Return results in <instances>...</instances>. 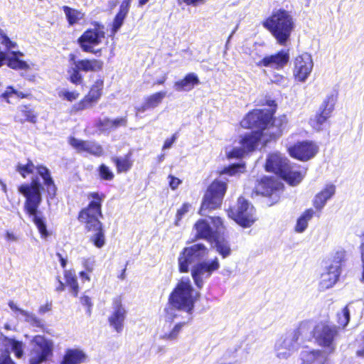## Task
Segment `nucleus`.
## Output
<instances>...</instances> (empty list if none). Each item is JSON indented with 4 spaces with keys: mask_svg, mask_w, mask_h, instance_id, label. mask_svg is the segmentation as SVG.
Segmentation results:
<instances>
[{
    "mask_svg": "<svg viewBox=\"0 0 364 364\" xmlns=\"http://www.w3.org/2000/svg\"><path fill=\"white\" fill-rule=\"evenodd\" d=\"M288 150L291 156L305 161L316 155L318 146L312 141H304L290 146Z\"/></svg>",
    "mask_w": 364,
    "mask_h": 364,
    "instance_id": "nucleus-16",
    "label": "nucleus"
},
{
    "mask_svg": "<svg viewBox=\"0 0 364 364\" xmlns=\"http://www.w3.org/2000/svg\"><path fill=\"white\" fill-rule=\"evenodd\" d=\"M112 123V129H115L119 127H125L127 126V117H120L116 118L114 119H111Z\"/></svg>",
    "mask_w": 364,
    "mask_h": 364,
    "instance_id": "nucleus-59",
    "label": "nucleus"
},
{
    "mask_svg": "<svg viewBox=\"0 0 364 364\" xmlns=\"http://www.w3.org/2000/svg\"><path fill=\"white\" fill-rule=\"evenodd\" d=\"M112 311L108 318L109 325L117 332L121 333L124 328L127 311L122 305V300L116 297L112 301Z\"/></svg>",
    "mask_w": 364,
    "mask_h": 364,
    "instance_id": "nucleus-17",
    "label": "nucleus"
},
{
    "mask_svg": "<svg viewBox=\"0 0 364 364\" xmlns=\"http://www.w3.org/2000/svg\"><path fill=\"white\" fill-rule=\"evenodd\" d=\"M334 109V100L333 96H328L320 107L321 112L317 113L310 119L309 123L313 129L316 131L323 129L327 119L331 117Z\"/></svg>",
    "mask_w": 364,
    "mask_h": 364,
    "instance_id": "nucleus-15",
    "label": "nucleus"
},
{
    "mask_svg": "<svg viewBox=\"0 0 364 364\" xmlns=\"http://www.w3.org/2000/svg\"><path fill=\"white\" fill-rule=\"evenodd\" d=\"M35 168V166L32 161H28L26 165L18 164L17 166V171L23 177L26 178V175L32 173Z\"/></svg>",
    "mask_w": 364,
    "mask_h": 364,
    "instance_id": "nucleus-50",
    "label": "nucleus"
},
{
    "mask_svg": "<svg viewBox=\"0 0 364 364\" xmlns=\"http://www.w3.org/2000/svg\"><path fill=\"white\" fill-rule=\"evenodd\" d=\"M177 138L178 134L177 133H175L172 135V136L170 139H166L163 146V149H170L172 146L173 144L176 141Z\"/></svg>",
    "mask_w": 364,
    "mask_h": 364,
    "instance_id": "nucleus-64",
    "label": "nucleus"
},
{
    "mask_svg": "<svg viewBox=\"0 0 364 364\" xmlns=\"http://www.w3.org/2000/svg\"><path fill=\"white\" fill-rule=\"evenodd\" d=\"M68 142L77 152L87 153L89 141H83L71 136L69 138Z\"/></svg>",
    "mask_w": 364,
    "mask_h": 364,
    "instance_id": "nucleus-45",
    "label": "nucleus"
},
{
    "mask_svg": "<svg viewBox=\"0 0 364 364\" xmlns=\"http://www.w3.org/2000/svg\"><path fill=\"white\" fill-rule=\"evenodd\" d=\"M111 119L109 118H105L103 119H100L96 122V127L101 132H106L112 130V123Z\"/></svg>",
    "mask_w": 364,
    "mask_h": 364,
    "instance_id": "nucleus-53",
    "label": "nucleus"
},
{
    "mask_svg": "<svg viewBox=\"0 0 364 364\" xmlns=\"http://www.w3.org/2000/svg\"><path fill=\"white\" fill-rule=\"evenodd\" d=\"M261 103L267 107L252 110V151L255 147V143L261 141L264 132L270 129V123L277 108L275 101L270 98L266 97Z\"/></svg>",
    "mask_w": 364,
    "mask_h": 364,
    "instance_id": "nucleus-5",
    "label": "nucleus"
},
{
    "mask_svg": "<svg viewBox=\"0 0 364 364\" xmlns=\"http://www.w3.org/2000/svg\"><path fill=\"white\" fill-rule=\"evenodd\" d=\"M38 174L42 177L45 186L47 187L48 193L50 197L55 195L56 188L50 176L49 170L43 166L36 167Z\"/></svg>",
    "mask_w": 364,
    "mask_h": 364,
    "instance_id": "nucleus-33",
    "label": "nucleus"
},
{
    "mask_svg": "<svg viewBox=\"0 0 364 364\" xmlns=\"http://www.w3.org/2000/svg\"><path fill=\"white\" fill-rule=\"evenodd\" d=\"M227 190L226 183L216 179L208 188L200 209V215H205L207 210H214L220 206Z\"/></svg>",
    "mask_w": 364,
    "mask_h": 364,
    "instance_id": "nucleus-7",
    "label": "nucleus"
},
{
    "mask_svg": "<svg viewBox=\"0 0 364 364\" xmlns=\"http://www.w3.org/2000/svg\"><path fill=\"white\" fill-rule=\"evenodd\" d=\"M102 88L103 81L102 80H97L95 85L92 87L87 97L92 102H97L101 97Z\"/></svg>",
    "mask_w": 364,
    "mask_h": 364,
    "instance_id": "nucleus-43",
    "label": "nucleus"
},
{
    "mask_svg": "<svg viewBox=\"0 0 364 364\" xmlns=\"http://www.w3.org/2000/svg\"><path fill=\"white\" fill-rule=\"evenodd\" d=\"M197 236L200 238L212 241L223 229V221L220 218H209L199 220L195 224Z\"/></svg>",
    "mask_w": 364,
    "mask_h": 364,
    "instance_id": "nucleus-10",
    "label": "nucleus"
},
{
    "mask_svg": "<svg viewBox=\"0 0 364 364\" xmlns=\"http://www.w3.org/2000/svg\"><path fill=\"white\" fill-rule=\"evenodd\" d=\"M41 188L38 180L33 179L31 183L21 185L18 190L26 198V212L33 218V221L42 237H46L48 235L46 225L43 219L37 215L38 208L42 201Z\"/></svg>",
    "mask_w": 364,
    "mask_h": 364,
    "instance_id": "nucleus-3",
    "label": "nucleus"
},
{
    "mask_svg": "<svg viewBox=\"0 0 364 364\" xmlns=\"http://www.w3.org/2000/svg\"><path fill=\"white\" fill-rule=\"evenodd\" d=\"M0 364H15L10 356L9 352L4 351L1 354Z\"/></svg>",
    "mask_w": 364,
    "mask_h": 364,
    "instance_id": "nucleus-62",
    "label": "nucleus"
},
{
    "mask_svg": "<svg viewBox=\"0 0 364 364\" xmlns=\"http://www.w3.org/2000/svg\"><path fill=\"white\" fill-rule=\"evenodd\" d=\"M199 296L200 293L195 292L190 279L182 277L171 293L168 302L173 308L191 315Z\"/></svg>",
    "mask_w": 364,
    "mask_h": 364,
    "instance_id": "nucleus-4",
    "label": "nucleus"
},
{
    "mask_svg": "<svg viewBox=\"0 0 364 364\" xmlns=\"http://www.w3.org/2000/svg\"><path fill=\"white\" fill-rule=\"evenodd\" d=\"M92 200L86 208L82 209L79 214V220L85 224L88 231L95 233L90 237L91 242L97 248H101L105 243V235L102 230V223L99 220V216H102V202L105 198L103 194L91 193L88 196Z\"/></svg>",
    "mask_w": 364,
    "mask_h": 364,
    "instance_id": "nucleus-2",
    "label": "nucleus"
},
{
    "mask_svg": "<svg viewBox=\"0 0 364 364\" xmlns=\"http://www.w3.org/2000/svg\"><path fill=\"white\" fill-rule=\"evenodd\" d=\"M169 186L172 190H175L181 183V181L171 175L168 176Z\"/></svg>",
    "mask_w": 364,
    "mask_h": 364,
    "instance_id": "nucleus-63",
    "label": "nucleus"
},
{
    "mask_svg": "<svg viewBox=\"0 0 364 364\" xmlns=\"http://www.w3.org/2000/svg\"><path fill=\"white\" fill-rule=\"evenodd\" d=\"M289 50H282L278 53L264 57L259 61H255L258 67H266L273 70H282L289 60Z\"/></svg>",
    "mask_w": 364,
    "mask_h": 364,
    "instance_id": "nucleus-14",
    "label": "nucleus"
},
{
    "mask_svg": "<svg viewBox=\"0 0 364 364\" xmlns=\"http://www.w3.org/2000/svg\"><path fill=\"white\" fill-rule=\"evenodd\" d=\"M11 54L14 55L12 58L8 59L7 65L12 69L16 70H28L29 65L26 62L19 60L18 56H23V54L20 51H11Z\"/></svg>",
    "mask_w": 364,
    "mask_h": 364,
    "instance_id": "nucleus-38",
    "label": "nucleus"
},
{
    "mask_svg": "<svg viewBox=\"0 0 364 364\" xmlns=\"http://www.w3.org/2000/svg\"><path fill=\"white\" fill-rule=\"evenodd\" d=\"M105 38L104 26L97 24L92 28L87 29L77 39V43L84 52L100 56L101 49H95Z\"/></svg>",
    "mask_w": 364,
    "mask_h": 364,
    "instance_id": "nucleus-8",
    "label": "nucleus"
},
{
    "mask_svg": "<svg viewBox=\"0 0 364 364\" xmlns=\"http://www.w3.org/2000/svg\"><path fill=\"white\" fill-rule=\"evenodd\" d=\"M0 36L1 43L5 46L7 50H11L17 47V44L15 42L11 41L2 31H0Z\"/></svg>",
    "mask_w": 364,
    "mask_h": 364,
    "instance_id": "nucleus-55",
    "label": "nucleus"
},
{
    "mask_svg": "<svg viewBox=\"0 0 364 364\" xmlns=\"http://www.w3.org/2000/svg\"><path fill=\"white\" fill-rule=\"evenodd\" d=\"M338 335V328L324 323H319L314 328V338L318 345L327 348L330 352L335 349L334 340Z\"/></svg>",
    "mask_w": 364,
    "mask_h": 364,
    "instance_id": "nucleus-11",
    "label": "nucleus"
},
{
    "mask_svg": "<svg viewBox=\"0 0 364 364\" xmlns=\"http://www.w3.org/2000/svg\"><path fill=\"white\" fill-rule=\"evenodd\" d=\"M192 205L188 203H185L182 205L181 208L177 210L176 215L175 225L178 226L181 220L191 210Z\"/></svg>",
    "mask_w": 364,
    "mask_h": 364,
    "instance_id": "nucleus-49",
    "label": "nucleus"
},
{
    "mask_svg": "<svg viewBox=\"0 0 364 364\" xmlns=\"http://www.w3.org/2000/svg\"><path fill=\"white\" fill-rule=\"evenodd\" d=\"M274 188V185L271 181H262L255 188V192L257 193V194H261L263 196H271L273 193Z\"/></svg>",
    "mask_w": 364,
    "mask_h": 364,
    "instance_id": "nucleus-42",
    "label": "nucleus"
},
{
    "mask_svg": "<svg viewBox=\"0 0 364 364\" xmlns=\"http://www.w3.org/2000/svg\"><path fill=\"white\" fill-rule=\"evenodd\" d=\"M263 26L270 31L279 45L285 46L294 28V21L287 11L279 9L264 21Z\"/></svg>",
    "mask_w": 364,
    "mask_h": 364,
    "instance_id": "nucleus-6",
    "label": "nucleus"
},
{
    "mask_svg": "<svg viewBox=\"0 0 364 364\" xmlns=\"http://www.w3.org/2000/svg\"><path fill=\"white\" fill-rule=\"evenodd\" d=\"M249 207L248 201L242 197L237 200V206L235 208H230L228 211V216L234 220L239 225L246 228L250 225L249 214L247 209Z\"/></svg>",
    "mask_w": 364,
    "mask_h": 364,
    "instance_id": "nucleus-18",
    "label": "nucleus"
},
{
    "mask_svg": "<svg viewBox=\"0 0 364 364\" xmlns=\"http://www.w3.org/2000/svg\"><path fill=\"white\" fill-rule=\"evenodd\" d=\"M130 0L123 1L119 6V12L117 14L112 25V33H115L122 26L124 21L129 12Z\"/></svg>",
    "mask_w": 364,
    "mask_h": 364,
    "instance_id": "nucleus-30",
    "label": "nucleus"
},
{
    "mask_svg": "<svg viewBox=\"0 0 364 364\" xmlns=\"http://www.w3.org/2000/svg\"><path fill=\"white\" fill-rule=\"evenodd\" d=\"M92 102L88 99V97L86 96L82 100H81L80 102L75 104L73 106V109L75 111H80L83 110L87 108H90L92 107Z\"/></svg>",
    "mask_w": 364,
    "mask_h": 364,
    "instance_id": "nucleus-56",
    "label": "nucleus"
},
{
    "mask_svg": "<svg viewBox=\"0 0 364 364\" xmlns=\"http://www.w3.org/2000/svg\"><path fill=\"white\" fill-rule=\"evenodd\" d=\"M314 63L311 55L304 53L297 56L294 60V76L296 80L304 82L312 71Z\"/></svg>",
    "mask_w": 364,
    "mask_h": 364,
    "instance_id": "nucleus-13",
    "label": "nucleus"
},
{
    "mask_svg": "<svg viewBox=\"0 0 364 364\" xmlns=\"http://www.w3.org/2000/svg\"><path fill=\"white\" fill-rule=\"evenodd\" d=\"M132 153L129 152L124 156H114L112 158V161L116 165L118 173L129 171L133 165V161L131 159Z\"/></svg>",
    "mask_w": 364,
    "mask_h": 364,
    "instance_id": "nucleus-32",
    "label": "nucleus"
},
{
    "mask_svg": "<svg viewBox=\"0 0 364 364\" xmlns=\"http://www.w3.org/2000/svg\"><path fill=\"white\" fill-rule=\"evenodd\" d=\"M64 276L67 285H68L73 294L74 296H77L78 294L79 287L77 277L74 271L65 270Z\"/></svg>",
    "mask_w": 364,
    "mask_h": 364,
    "instance_id": "nucleus-40",
    "label": "nucleus"
},
{
    "mask_svg": "<svg viewBox=\"0 0 364 364\" xmlns=\"http://www.w3.org/2000/svg\"><path fill=\"white\" fill-rule=\"evenodd\" d=\"M166 92L161 91L147 96L144 98V102L141 106L136 107L138 112H144L147 109H154L158 107L166 97Z\"/></svg>",
    "mask_w": 364,
    "mask_h": 364,
    "instance_id": "nucleus-25",
    "label": "nucleus"
},
{
    "mask_svg": "<svg viewBox=\"0 0 364 364\" xmlns=\"http://www.w3.org/2000/svg\"><path fill=\"white\" fill-rule=\"evenodd\" d=\"M10 344L11 350L14 353L15 355L18 358H21L23 354V343L16 340H11Z\"/></svg>",
    "mask_w": 364,
    "mask_h": 364,
    "instance_id": "nucleus-51",
    "label": "nucleus"
},
{
    "mask_svg": "<svg viewBox=\"0 0 364 364\" xmlns=\"http://www.w3.org/2000/svg\"><path fill=\"white\" fill-rule=\"evenodd\" d=\"M327 354L321 350H304L301 353V364H326Z\"/></svg>",
    "mask_w": 364,
    "mask_h": 364,
    "instance_id": "nucleus-22",
    "label": "nucleus"
},
{
    "mask_svg": "<svg viewBox=\"0 0 364 364\" xmlns=\"http://www.w3.org/2000/svg\"><path fill=\"white\" fill-rule=\"evenodd\" d=\"M334 185H327L323 190L318 193L314 198V205L316 210H321L326 205V201L335 193Z\"/></svg>",
    "mask_w": 364,
    "mask_h": 364,
    "instance_id": "nucleus-27",
    "label": "nucleus"
},
{
    "mask_svg": "<svg viewBox=\"0 0 364 364\" xmlns=\"http://www.w3.org/2000/svg\"><path fill=\"white\" fill-rule=\"evenodd\" d=\"M85 354L78 349H68L60 364H80L85 359Z\"/></svg>",
    "mask_w": 364,
    "mask_h": 364,
    "instance_id": "nucleus-34",
    "label": "nucleus"
},
{
    "mask_svg": "<svg viewBox=\"0 0 364 364\" xmlns=\"http://www.w3.org/2000/svg\"><path fill=\"white\" fill-rule=\"evenodd\" d=\"M214 242V247L216 248L217 252L220 254L223 257H226L230 254V247L228 242L225 240H220L218 235L212 240Z\"/></svg>",
    "mask_w": 364,
    "mask_h": 364,
    "instance_id": "nucleus-39",
    "label": "nucleus"
},
{
    "mask_svg": "<svg viewBox=\"0 0 364 364\" xmlns=\"http://www.w3.org/2000/svg\"><path fill=\"white\" fill-rule=\"evenodd\" d=\"M63 10L70 26H73L78 23L85 16V14L81 11L72 9L68 6H63Z\"/></svg>",
    "mask_w": 364,
    "mask_h": 364,
    "instance_id": "nucleus-36",
    "label": "nucleus"
},
{
    "mask_svg": "<svg viewBox=\"0 0 364 364\" xmlns=\"http://www.w3.org/2000/svg\"><path fill=\"white\" fill-rule=\"evenodd\" d=\"M345 258V252L344 251H338L337 252L333 257V262L328 267H338V271L341 273V263L344 260Z\"/></svg>",
    "mask_w": 364,
    "mask_h": 364,
    "instance_id": "nucleus-54",
    "label": "nucleus"
},
{
    "mask_svg": "<svg viewBox=\"0 0 364 364\" xmlns=\"http://www.w3.org/2000/svg\"><path fill=\"white\" fill-rule=\"evenodd\" d=\"M80 70L76 69L75 65H73L68 70L70 82L75 85H80L82 82V76L80 74Z\"/></svg>",
    "mask_w": 364,
    "mask_h": 364,
    "instance_id": "nucleus-46",
    "label": "nucleus"
},
{
    "mask_svg": "<svg viewBox=\"0 0 364 364\" xmlns=\"http://www.w3.org/2000/svg\"><path fill=\"white\" fill-rule=\"evenodd\" d=\"M272 82L275 83L281 87L287 86V79L280 75H274L273 78L271 79Z\"/></svg>",
    "mask_w": 364,
    "mask_h": 364,
    "instance_id": "nucleus-60",
    "label": "nucleus"
},
{
    "mask_svg": "<svg viewBox=\"0 0 364 364\" xmlns=\"http://www.w3.org/2000/svg\"><path fill=\"white\" fill-rule=\"evenodd\" d=\"M314 214L313 209L305 210L303 214L298 218L295 226V231L299 233L303 232L308 227L309 220H311Z\"/></svg>",
    "mask_w": 364,
    "mask_h": 364,
    "instance_id": "nucleus-37",
    "label": "nucleus"
},
{
    "mask_svg": "<svg viewBox=\"0 0 364 364\" xmlns=\"http://www.w3.org/2000/svg\"><path fill=\"white\" fill-rule=\"evenodd\" d=\"M244 169V166L240 164H232L229 167H227L223 171V173L229 174L230 176L235 175L237 172H241Z\"/></svg>",
    "mask_w": 364,
    "mask_h": 364,
    "instance_id": "nucleus-57",
    "label": "nucleus"
},
{
    "mask_svg": "<svg viewBox=\"0 0 364 364\" xmlns=\"http://www.w3.org/2000/svg\"><path fill=\"white\" fill-rule=\"evenodd\" d=\"M306 174L305 170H301L300 167L296 164H289L284 174L282 175V178L291 186H296L301 183Z\"/></svg>",
    "mask_w": 364,
    "mask_h": 364,
    "instance_id": "nucleus-23",
    "label": "nucleus"
},
{
    "mask_svg": "<svg viewBox=\"0 0 364 364\" xmlns=\"http://www.w3.org/2000/svg\"><path fill=\"white\" fill-rule=\"evenodd\" d=\"M74 55H70V61L72 65L76 66V69H80L83 72H97L102 70L103 62L97 59H83L75 60Z\"/></svg>",
    "mask_w": 364,
    "mask_h": 364,
    "instance_id": "nucleus-20",
    "label": "nucleus"
},
{
    "mask_svg": "<svg viewBox=\"0 0 364 364\" xmlns=\"http://www.w3.org/2000/svg\"><path fill=\"white\" fill-rule=\"evenodd\" d=\"M208 255V250L204 245L198 243L185 247L178 258L181 272H188L190 266H192L191 276L198 289H202L213 272L220 268V263L216 257L210 262H201Z\"/></svg>",
    "mask_w": 364,
    "mask_h": 364,
    "instance_id": "nucleus-1",
    "label": "nucleus"
},
{
    "mask_svg": "<svg viewBox=\"0 0 364 364\" xmlns=\"http://www.w3.org/2000/svg\"><path fill=\"white\" fill-rule=\"evenodd\" d=\"M299 346L294 333L289 331L282 335L275 343L274 350L276 356L280 360H287Z\"/></svg>",
    "mask_w": 364,
    "mask_h": 364,
    "instance_id": "nucleus-12",
    "label": "nucleus"
},
{
    "mask_svg": "<svg viewBox=\"0 0 364 364\" xmlns=\"http://www.w3.org/2000/svg\"><path fill=\"white\" fill-rule=\"evenodd\" d=\"M287 120L285 116H282L278 118H275L273 120H272L270 123V128H277V130L272 131L269 132L270 135H273L274 136H279L281 135L283 129L285 128L287 124Z\"/></svg>",
    "mask_w": 364,
    "mask_h": 364,
    "instance_id": "nucleus-41",
    "label": "nucleus"
},
{
    "mask_svg": "<svg viewBox=\"0 0 364 364\" xmlns=\"http://www.w3.org/2000/svg\"><path fill=\"white\" fill-rule=\"evenodd\" d=\"M29 93H24L23 92L15 90L13 87H8L6 91L2 94V97L5 99L9 103H11L10 98L14 97L16 98H27Z\"/></svg>",
    "mask_w": 364,
    "mask_h": 364,
    "instance_id": "nucleus-44",
    "label": "nucleus"
},
{
    "mask_svg": "<svg viewBox=\"0 0 364 364\" xmlns=\"http://www.w3.org/2000/svg\"><path fill=\"white\" fill-rule=\"evenodd\" d=\"M36 118L34 112L28 106L23 105L18 107V113L15 117V120L20 123H24L25 122L35 123Z\"/></svg>",
    "mask_w": 364,
    "mask_h": 364,
    "instance_id": "nucleus-35",
    "label": "nucleus"
},
{
    "mask_svg": "<svg viewBox=\"0 0 364 364\" xmlns=\"http://www.w3.org/2000/svg\"><path fill=\"white\" fill-rule=\"evenodd\" d=\"M362 242L360 245V257L363 267V274L361 281L364 282V229L361 235Z\"/></svg>",
    "mask_w": 364,
    "mask_h": 364,
    "instance_id": "nucleus-61",
    "label": "nucleus"
},
{
    "mask_svg": "<svg viewBox=\"0 0 364 364\" xmlns=\"http://www.w3.org/2000/svg\"><path fill=\"white\" fill-rule=\"evenodd\" d=\"M9 306L13 311L18 312L21 315H22L24 317L25 321L28 322L33 326L38 328L43 327L42 321L38 317H36L34 314L18 308L17 305L12 301H10L9 302Z\"/></svg>",
    "mask_w": 364,
    "mask_h": 364,
    "instance_id": "nucleus-31",
    "label": "nucleus"
},
{
    "mask_svg": "<svg viewBox=\"0 0 364 364\" xmlns=\"http://www.w3.org/2000/svg\"><path fill=\"white\" fill-rule=\"evenodd\" d=\"M338 267H327L321 274L319 289L321 291L331 288L338 281L341 274L338 271Z\"/></svg>",
    "mask_w": 364,
    "mask_h": 364,
    "instance_id": "nucleus-21",
    "label": "nucleus"
},
{
    "mask_svg": "<svg viewBox=\"0 0 364 364\" xmlns=\"http://www.w3.org/2000/svg\"><path fill=\"white\" fill-rule=\"evenodd\" d=\"M350 321V311L348 306L344 307L340 312L337 313V322L344 328Z\"/></svg>",
    "mask_w": 364,
    "mask_h": 364,
    "instance_id": "nucleus-47",
    "label": "nucleus"
},
{
    "mask_svg": "<svg viewBox=\"0 0 364 364\" xmlns=\"http://www.w3.org/2000/svg\"><path fill=\"white\" fill-rule=\"evenodd\" d=\"M240 147H235L230 151L226 150L228 159H239L243 157L245 153L250 151V132H247L240 135Z\"/></svg>",
    "mask_w": 364,
    "mask_h": 364,
    "instance_id": "nucleus-24",
    "label": "nucleus"
},
{
    "mask_svg": "<svg viewBox=\"0 0 364 364\" xmlns=\"http://www.w3.org/2000/svg\"><path fill=\"white\" fill-rule=\"evenodd\" d=\"M99 176L101 179L105 181H112L114 177V173L105 164H102L98 168Z\"/></svg>",
    "mask_w": 364,
    "mask_h": 364,
    "instance_id": "nucleus-48",
    "label": "nucleus"
},
{
    "mask_svg": "<svg viewBox=\"0 0 364 364\" xmlns=\"http://www.w3.org/2000/svg\"><path fill=\"white\" fill-rule=\"evenodd\" d=\"M52 341L41 336H36L32 341V348L29 355L30 364H41L53 354Z\"/></svg>",
    "mask_w": 364,
    "mask_h": 364,
    "instance_id": "nucleus-9",
    "label": "nucleus"
},
{
    "mask_svg": "<svg viewBox=\"0 0 364 364\" xmlns=\"http://www.w3.org/2000/svg\"><path fill=\"white\" fill-rule=\"evenodd\" d=\"M59 95H60V97H63V98L66 99L67 100L72 102L78 97L79 93L75 91L70 92V91L65 90V91H61L60 92Z\"/></svg>",
    "mask_w": 364,
    "mask_h": 364,
    "instance_id": "nucleus-58",
    "label": "nucleus"
},
{
    "mask_svg": "<svg viewBox=\"0 0 364 364\" xmlns=\"http://www.w3.org/2000/svg\"><path fill=\"white\" fill-rule=\"evenodd\" d=\"M199 82V79L195 73H189L183 80L176 82L173 87L178 92L189 91Z\"/></svg>",
    "mask_w": 364,
    "mask_h": 364,
    "instance_id": "nucleus-29",
    "label": "nucleus"
},
{
    "mask_svg": "<svg viewBox=\"0 0 364 364\" xmlns=\"http://www.w3.org/2000/svg\"><path fill=\"white\" fill-rule=\"evenodd\" d=\"M314 328L311 322L304 321L301 322L296 328L289 331L295 333L296 340L298 342L300 337L304 340H310L314 337Z\"/></svg>",
    "mask_w": 364,
    "mask_h": 364,
    "instance_id": "nucleus-28",
    "label": "nucleus"
},
{
    "mask_svg": "<svg viewBox=\"0 0 364 364\" xmlns=\"http://www.w3.org/2000/svg\"><path fill=\"white\" fill-rule=\"evenodd\" d=\"M184 324L185 323L180 322L171 328V323H166L159 335V338L165 341H176L178 338Z\"/></svg>",
    "mask_w": 364,
    "mask_h": 364,
    "instance_id": "nucleus-26",
    "label": "nucleus"
},
{
    "mask_svg": "<svg viewBox=\"0 0 364 364\" xmlns=\"http://www.w3.org/2000/svg\"><path fill=\"white\" fill-rule=\"evenodd\" d=\"M87 153L95 156H100L103 154V149L99 144L89 141Z\"/></svg>",
    "mask_w": 364,
    "mask_h": 364,
    "instance_id": "nucleus-52",
    "label": "nucleus"
},
{
    "mask_svg": "<svg viewBox=\"0 0 364 364\" xmlns=\"http://www.w3.org/2000/svg\"><path fill=\"white\" fill-rule=\"evenodd\" d=\"M289 164V160L284 156L280 153H273L268 156L265 168L267 171L273 172L281 177Z\"/></svg>",
    "mask_w": 364,
    "mask_h": 364,
    "instance_id": "nucleus-19",
    "label": "nucleus"
}]
</instances>
